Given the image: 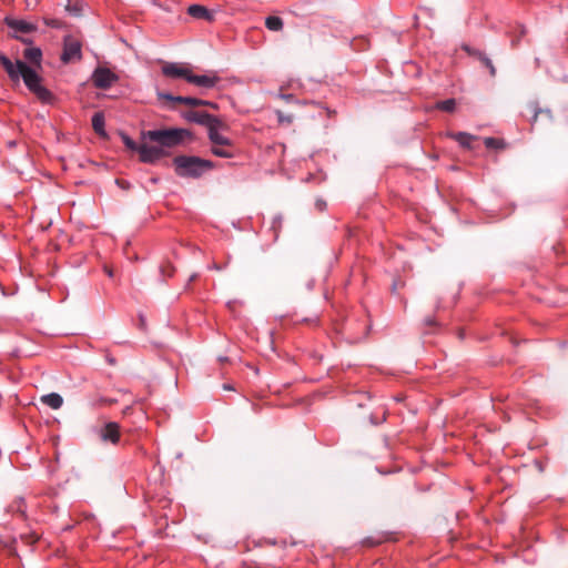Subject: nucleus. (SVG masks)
<instances>
[{
    "instance_id": "1",
    "label": "nucleus",
    "mask_w": 568,
    "mask_h": 568,
    "mask_svg": "<svg viewBox=\"0 0 568 568\" xmlns=\"http://www.w3.org/2000/svg\"><path fill=\"white\" fill-rule=\"evenodd\" d=\"M0 64L13 84L23 81L27 89L43 104L54 102L53 93L42 84V77L22 60L11 61L4 53L0 52Z\"/></svg>"
},
{
    "instance_id": "2",
    "label": "nucleus",
    "mask_w": 568,
    "mask_h": 568,
    "mask_svg": "<svg viewBox=\"0 0 568 568\" xmlns=\"http://www.w3.org/2000/svg\"><path fill=\"white\" fill-rule=\"evenodd\" d=\"M175 173L182 178H200L204 172L214 169L210 160L194 155H178L173 159Z\"/></svg>"
},
{
    "instance_id": "3",
    "label": "nucleus",
    "mask_w": 568,
    "mask_h": 568,
    "mask_svg": "<svg viewBox=\"0 0 568 568\" xmlns=\"http://www.w3.org/2000/svg\"><path fill=\"white\" fill-rule=\"evenodd\" d=\"M190 136L189 130L179 128L150 130L142 133L144 140L158 143L163 150L164 148L178 146Z\"/></svg>"
},
{
    "instance_id": "4",
    "label": "nucleus",
    "mask_w": 568,
    "mask_h": 568,
    "mask_svg": "<svg viewBox=\"0 0 568 568\" xmlns=\"http://www.w3.org/2000/svg\"><path fill=\"white\" fill-rule=\"evenodd\" d=\"M6 26L12 30L11 37L13 39L19 40L20 42L24 44H31L32 40L29 38H23L21 34H29L32 32H36L38 30V27L36 23L26 21L23 19H17V18H4Z\"/></svg>"
},
{
    "instance_id": "5",
    "label": "nucleus",
    "mask_w": 568,
    "mask_h": 568,
    "mask_svg": "<svg viewBox=\"0 0 568 568\" xmlns=\"http://www.w3.org/2000/svg\"><path fill=\"white\" fill-rule=\"evenodd\" d=\"M62 63L79 62L82 60V42L72 34L63 37L62 53L60 57Z\"/></svg>"
},
{
    "instance_id": "6",
    "label": "nucleus",
    "mask_w": 568,
    "mask_h": 568,
    "mask_svg": "<svg viewBox=\"0 0 568 568\" xmlns=\"http://www.w3.org/2000/svg\"><path fill=\"white\" fill-rule=\"evenodd\" d=\"M92 83L97 89L108 90L119 81L116 73L105 67H98L92 73Z\"/></svg>"
},
{
    "instance_id": "7",
    "label": "nucleus",
    "mask_w": 568,
    "mask_h": 568,
    "mask_svg": "<svg viewBox=\"0 0 568 568\" xmlns=\"http://www.w3.org/2000/svg\"><path fill=\"white\" fill-rule=\"evenodd\" d=\"M224 129H226V125L217 118L216 123H213L207 130V138L211 145L232 146L234 142L221 132Z\"/></svg>"
},
{
    "instance_id": "8",
    "label": "nucleus",
    "mask_w": 568,
    "mask_h": 568,
    "mask_svg": "<svg viewBox=\"0 0 568 568\" xmlns=\"http://www.w3.org/2000/svg\"><path fill=\"white\" fill-rule=\"evenodd\" d=\"M168 155V153L160 145L140 144L139 156L140 161L148 164H153Z\"/></svg>"
},
{
    "instance_id": "9",
    "label": "nucleus",
    "mask_w": 568,
    "mask_h": 568,
    "mask_svg": "<svg viewBox=\"0 0 568 568\" xmlns=\"http://www.w3.org/2000/svg\"><path fill=\"white\" fill-rule=\"evenodd\" d=\"M183 118L192 123H196L203 125L209 130V128L216 123L217 118L205 112V111H186L183 114Z\"/></svg>"
},
{
    "instance_id": "10",
    "label": "nucleus",
    "mask_w": 568,
    "mask_h": 568,
    "mask_svg": "<svg viewBox=\"0 0 568 568\" xmlns=\"http://www.w3.org/2000/svg\"><path fill=\"white\" fill-rule=\"evenodd\" d=\"M120 425L115 422H109L100 429V438L102 442L116 445L120 442Z\"/></svg>"
},
{
    "instance_id": "11",
    "label": "nucleus",
    "mask_w": 568,
    "mask_h": 568,
    "mask_svg": "<svg viewBox=\"0 0 568 568\" xmlns=\"http://www.w3.org/2000/svg\"><path fill=\"white\" fill-rule=\"evenodd\" d=\"M162 73L172 79H184L187 81V77L191 74V70L189 68L183 67L180 63H166L162 68Z\"/></svg>"
},
{
    "instance_id": "12",
    "label": "nucleus",
    "mask_w": 568,
    "mask_h": 568,
    "mask_svg": "<svg viewBox=\"0 0 568 568\" xmlns=\"http://www.w3.org/2000/svg\"><path fill=\"white\" fill-rule=\"evenodd\" d=\"M219 81H220V78L215 73L196 75L191 72L190 77H187L189 83H192L197 87L205 88V89L214 88Z\"/></svg>"
},
{
    "instance_id": "13",
    "label": "nucleus",
    "mask_w": 568,
    "mask_h": 568,
    "mask_svg": "<svg viewBox=\"0 0 568 568\" xmlns=\"http://www.w3.org/2000/svg\"><path fill=\"white\" fill-rule=\"evenodd\" d=\"M165 99L170 100V101H173V102H176V103H181V104H186V105H190V106H200V105H209V106H212V108H215V103L213 102H210V101H206V100H202V99H197V98H191V97H182V95H172V94H165L163 95Z\"/></svg>"
},
{
    "instance_id": "14",
    "label": "nucleus",
    "mask_w": 568,
    "mask_h": 568,
    "mask_svg": "<svg viewBox=\"0 0 568 568\" xmlns=\"http://www.w3.org/2000/svg\"><path fill=\"white\" fill-rule=\"evenodd\" d=\"M187 14L194 19L205 20L207 22H212L214 20V13L201 4H191L187 8Z\"/></svg>"
},
{
    "instance_id": "15",
    "label": "nucleus",
    "mask_w": 568,
    "mask_h": 568,
    "mask_svg": "<svg viewBox=\"0 0 568 568\" xmlns=\"http://www.w3.org/2000/svg\"><path fill=\"white\" fill-rule=\"evenodd\" d=\"M448 136L455 140L464 149H471V143L476 140L475 135L467 132H453L448 133Z\"/></svg>"
},
{
    "instance_id": "16",
    "label": "nucleus",
    "mask_w": 568,
    "mask_h": 568,
    "mask_svg": "<svg viewBox=\"0 0 568 568\" xmlns=\"http://www.w3.org/2000/svg\"><path fill=\"white\" fill-rule=\"evenodd\" d=\"M23 57L31 64L40 67L42 62V50L38 47L27 48L23 51Z\"/></svg>"
},
{
    "instance_id": "17",
    "label": "nucleus",
    "mask_w": 568,
    "mask_h": 568,
    "mask_svg": "<svg viewBox=\"0 0 568 568\" xmlns=\"http://www.w3.org/2000/svg\"><path fill=\"white\" fill-rule=\"evenodd\" d=\"M211 153L217 158L223 159H232L235 156V145L232 143V146L224 145H211Z\"/></svg>"
},
{
    "instance_id": "18",
    "label": "nucleus",
    "mask_w": 568,
    "mask_h": 568,
    "mask_svg": "<svg viewBox=\"0 0 568 568\" xmlns=\"http://www.w3.org/2000/svg\"><path fill=\"white\" fill-rule=\"evenodd\" d=\"M41 402L52 409H59L63 405V398L58 393H50L41 397Z\"/></svg>"
},
{
    "instance_id": "19",
    "label": "nucleus",
    "mask_w": 568,
    "mask_h": 568,
    "mask_svg": "<svg viewBox=\"0 0 568 568\" xmlns=\"http://www.w3.org/2000/svg\"><path fill=\"white\" fill-rule=\"evenodd\" d=\"M26 501H24V498L23 497H17L14 498L10 505L8 506L7 510L8 513L10 514H18L20 515L21 517H24L26 516Z\"/></svg>"
},
{
    "instance_id": "20",
    "label": "nucleus",
    "mask_w": 568,
    "mask_h": 568,
    "mask_svg": "<svg viewBox=\"0 0 568 568\" xmlns=\"http://www.w3.org/2000/svg\"><path fill=\"white\" fill-rule=\"evenodd\" d=\"M91 123H92V128L97 134L105 135V130H104L105 120H104V115L102 112L94 113L91 119Z\"/></svg>"
},
{
    "instance_id": "21",
    "label": "nucleus",
    "mask_w": 568,
    "mask_h": 568,
    "mask_svg": "<svg viewBox=\"0 0 568 568\" xmlns=\"http://www.w3.org/2000/svg\"><path fill=\"white\" fill-rule=\"evenodd\" d=\"M265 27L271 31H281L284 27V23L280 17L268 16L265 19Z\"/></svg>"
},
{
    "instance_id": "22",
    "label": "nucleus",
    "mask_w": 568,
    "mask_h": 568,
    "mask_svg": "<svg viewBox=\"0 0 568 568\" xmlns=\"http://www.w3.org/2000/svg\"><path fill=\"white\" fill-rule=\"evenodd\" d=\"M484 144L487 149H495V150H501L505 148V142L501 139L498 138H485Z\"/></svg>"
},
{
    "instance_id": "23",
    "label": "nucleus",
    "mask_w": 568,
    "mask_h": 568,
    "mask_svg": "<svg viewBox=\"0 0 568 568\" xmlns=\"http://www.w3.org/2000/svg\"><path fill=\"white\" fill-rule=\"evenodd\" d=\"M436 108L444 112H454L456 109V100L455 99H446L437 102Z\"/></svg>"
},
{
    "instance_id": "24",
    "label": "nucleus",
    "mask_w": 568,
    "mask_h": 568,
    "mask_svg": "<svg viewBox=\"0 0 568 568\" xmlns=\"http://www.w3.org/2000/svg\"><path fill=\"white\" fill-rule=\"evenodd\" d=\"M43 22L47 27L52 29H62L64 28V21L55 18H43Z\"/></svg>"
},
{
    "instance_id": "25",
    "label": "nucleus",
    "mask_w": 568,
    "mask_h": 568,
    "mask_svg": "<svg viewBox=\"0 0 568 568\" xmlns=\"http://www.w3.org/2000/svg\"><path fill=\"white\" fill-rule=\"evenodd\" d=\"M282 223H283V219L281 215H275L272 220V230L274 231V234H275V237L277 236L278 234V231L281 230L282 227Z\"/></svg>"
},
{
    "instance_id": "26",
    "label": "nucleus",
    "mask_w": 568,
    "mask_h": 568,
    "mask_svg": "<svg viewBox=\"0 0 568 568\" xmlns=\"http://www.w3.org/2000/svg\"><path fill=\"white\" fill-rule=\"evenodd\" d=\"M163 278L171 277L173 275L174 268L171 264H163L160 267Z\"/></svg>"
},
{
    "instance_id": "27",
    "label": "nucleus",
    "mask_w": 568,
    "mask_h": 568,
    "mask_svg": "<svg viewBox=\"0 0 568 568\" xmlns=\"http://www.w3.org/2000/svg\"><path fill=\"white\" fill-rule=\"evenodd\" d=\"M481 63H483L484 67H486L488 69L490 77H495L496 75V68L493 64V61L488 57L485 58Z\"/></svg>"
},
{
    "instance_id": "28",
    "label": "nucleus",
    "mask_w": 568,
    "mask_h": 568,
    "mask_svg": "<svg viewBox=\"0 0 568 568\" xmlns=\"http://www.w3.org/2000/svg\"><path fill=\"white\" fill-rule=\"evenodd\" d=\"M123 142L128 149L139 152L140 145L129 136H124Z\"/></svg>"
},
{
    "instance_id": "29",
    "label": "nucleus",
    "mask_w": 568,
    "mask_h": 568,
    "mask_svg": "<svg viewBox=\"0 0 568 568\" xmlns=\"http://www.w3.org/2000/svg\"><path fill=\"white\" fill-rule=\"evenodd\" d=\"M116 403V399L108 398V397H100L97 402L98 406H111Z\"/></svg>"
},
{
    "instance_id": "30",
    "label": "nucleus",
    "mask_w": 568,
    "mask_h": 568,
    "mask_svg": "<svg viewBox=\"0 0 568 568\" xmlns=\"http://www.w3.org/2000/svg\"><path fill=\"white\" fill-rule=\"evenodd\" d=\"M462 49L468 54V55H471V57H475L478 54L477 52H480V50L478 49H474L471 48L470 45L468 44H463L462 45Z\"/></svg>"
},
{
    "instance_id": "31",
    "label": "nucleus",
    "mask_w": 568,
    "mask_h": 568,
    "mask_svg": "<svg viewBox=\"0 0 568 568\" xmlns=\"http://www.w3.org/2000/svg\"><path fill=\"white\" fill-rule=\"evenodd\" d=\"M315 207L320 212H323L326 209V202L324 200H322V199H317L316 202H315Z\"/></svg>"
},
{
    "instance_id": "32",
    "label": "nucleus",
    "mask_w": 568,
    "mask_h": 568,
    "mask_svg": "<svg viewBox=\"0 0 568 568\" xmlns=\"http://www.w3.org/2000/svg\"><path fill=\"white\" fill-rule=\"evenodd\" d=\"M280 98L283 99L284 101L286 102H293L295 101V98L293 94H285V93H281L280 94Z\"/></svg>"
},
{
    "instance_id": "33",
    "label": "nucleus",
    "mask_w": 568,
    "mask_h": 568,
    "mask_svg": "<svg viewBox=\"0 0 568 568\" xmlns=\"http://www.w3.org/2000/svg\"><path fill=\"white\" fill-rule=\"evenodd\" d=\"M364 542L368 546H376V545H379L382 542V540L381 539L375 540L373 538H367Z\"/></svg>"
},
{
    "instance_id": "34",
    "label": "nucleus",
    "mask_w": 568,
    "mask_h": 568,
    "mask_svg": "<svg viewBox=\"0 0 568 568\" xmlns=\"http://www.w3.org/2000/svg\"><path fill=\"white\" fill-rule=\"evenodd\" d=\"M277 116H278V121H280V122H284V121H286V122H288V123H291V122H292V116H287V118H286V116H284V115H283V113H282V112H280V111L277 112Z\"/></svg>"
},
{
    "instance_id": "35",
    "label": "nucleus",
    "mask_w": 568,
    "mask_h": 568,
    "mask_svg": "<svg viewBox=\"0 0 568 568\" xmlns=\"http://www.w3.org/2000/svg\"><path fill=\"white\" fill-rule=\"evenodd\" d=\"M477 53H478V54L476 55V58H477L480 62H483V61H484V59H485V58H487V55H486L483 51L477 52Z\"/></svg>"
},
{
    "instance_id": "36",
    "label": "nucleus",
    "mask_w": 568,
    "mask_h": 568,
    "mask_svg": "<svg viewBox=\"0 0 568 568\" xmlns=\"http://www.w3.org/2000/svg\"><path fill=\"white\" fill-rule=\"evenodd\" d=\"M477 53H478V54L476 55V58H477L480 62H483V61H484V59H485V58H487V55H486L483 51L477 52Z\"/></svg>"
},
{
    "instance_id": "37",
    "label": "nucleus",
    "mask_w": 568,
    "mask_h": 568,
    "mask_svg": "<svg viewBox=\"0 0 568 568\" xmlns=\"http://www.w3.org/2000/svg\"><path fill=\"white\" fill-rule=\"evenodd\" d=\"M477 53H478V54L476 55V58H477L480 62H483V61H484V59H485V58H487V55H486L483 51L477 52Z\"/></svg>"
},
{
    "instance_id": "38",
    "label": "nucleus",
    "mask_w": 568,
    "mask_h": 568,
    "mask_svg": "<svg viewBox=\"0 0 568 568\" xmlns=\"http://www.w3.org/2000/svg\"><path fill=\"white\" fill-rule=\"evenodd\" d=\"M303 322L311 323V324H316L318 322V317L304 318Z\"/></svg>"
},
{
    "instance_id": "39",
    "label": "nucleus",
    "mask_w": 568,
    "mask_h": 568,
    "mask_svg": "<svg viewBox=\"0 0 568 568\" xmlns=\"http://www.w3.org/2000/svg\"><path fill=\"white\" fill-rule=\"evenodd\" d=\"M519 37H524L527 33V30L524 26H519Z\"/></svg>"
},
{
    "instance_id": "40",
    "label": "nucleus",
    "mask_w": 568,
    "mask_h": 568,
    "mask_svg": "<svg viewBox=\"0 0 568 568\" xmlns=\"http://www.w3.org/2000/svg\"><path fill=\"white\" fill-rule=\"evenodd\" d=\"M532 112H534V118H532V121H536L537 119V115H538V109L536 105L532 106Z\"/></svg>"
},
{
    "instance_id": "41",
    "label": "nucleus",
    "mask_w": 568,
    "mask_h": 568,
    "mask_svg": "<svg viewBox=\"0 0 568 568\" xmlns=\"http://www.w3.org/2000/svg\"><path fill=\"white\" fill-rule=\"evenodd\" d=\"M518 42H519V38H515V39H513V40H511V44H513V47H516V45L518 44Z\"/></svg>"
},
{
    "instance_id": "42",
    "label": "nucleus",
    "mask_w": 568,
    "mask_h": 568,
    "mask_svg": "<svg viewBox=\"0 0 568 568\" xmlns=\"http://www.w3.org/2000/svg\"><path fill=\"white\" fill-rule=\"evenodd\" d=\"M426 324H427V325H435V321H434V320H430V318H427V320H426Z\"/></svg>"
},
{
    "instance_id": "43",
    "label": "nucleus",
    "mask_w": 568,
    "mask_h": 568,
    "mask_svg": "<svg viewBox=\"0 0 568 568\" xmlns=\"http://www.w3.org/2000/svg\"><path fill=\"white\" fill-rule=\"evenodd\" d=\"M140 322H141V326L145 325V320H144V317L142 315L140 316Z\"/></svg>"
},
{
    "instance_id": "44",
    "label": "nucleus",
    "mask_w": 568,
    "mask_h": 568,
    "mask_svg": "<svg viewBox=\"0 0 568 568\" xmlns=\"http://www.w3.org/2000/svg\"><path fill=\"white\" fill-rule=\"evenodd\" d=\"M131 407L130 406H126L124 409H123V414L126 415L129 412H130Z\"/></svg>"
},
{
    "instance_id": "45",
    "label": "nucleus",
    "mask_w": 568,
    "mask_h": 568,
    "mask_svg": "<svg viewBox=\"0 0 568 568\" xmlns=\"http://www.w3.org/2000/svg\"><path fill=\"white\" fill-rule=\"evenodd\" d=\"M108 362H109V364H111V365H114V363H115L114 358H111V357H108Z\"/></svg>"
},
{
    "instance_id": "46",
    "label": "nucleus",
    "mask_w": 568,
    "mask_h": 568,
    "mask_svg": "<svg viewBox=\"0 0 568 568\" xmlns=\"http://www.w3.org/2000/svg\"><path fill=\"white\" fill-rule=\"evenodd\" d=\"M195 278H196V274L191 275V277H190V282H191V281H194Z\"/></svg>"
},
{
    "instance_id": "47",
    "label": "nucleus",
    "mask_w": 568,
    "mask_h": 568,
    "mask_svg": "<svg viewBox=\"0 0 568 568\" xmlns=\"http://www.w3.org/2000/svg\"><path fill=\"white\" fill-rule=\"evenodd\" d=\"M67 10L70 11V12L73 11L69 4L67 6Z\"/></svg>"
}]
</instances>
